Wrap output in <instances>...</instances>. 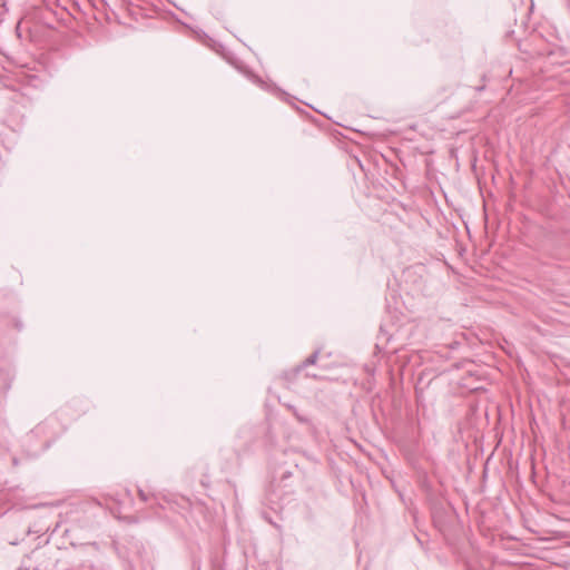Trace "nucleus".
Returning <instances> with one entry per match:
<instances>
[{"instance_id": "obj_3", "label": "nucleus", "mask_w": 570, "mask_h": 570, "mask_svg": "<svg viewBox=\"0 0 570 570\" xmlns=\"http://www.w3.org/2000/svg\"><path fill=\"white\" fill-rule=\"evenodd\" d=\"M306 377H311V379H314V380H318L321 379L317 374H312V373H306L305 374Z\"/></svg>"}, {"instance_id": "obj_1", "label": "nucleus", "mask_w": 570, "mask_h": 570, "mask_svg": "<svg viewBox=\"0 0 570 570\" xmlns=\"http://www.w3.org/2000/svg\"><path fill=\"white\" fill-rule=\"evenodd\" d=\"M321 350H315L307 358L285 373L287 380H295L307 366L315 365L318 361Z\"/></svg>"}, {"instance_id": "obj_2", "label": "nucleus", "mask_w": 570, "mask_h": 570, "mask_svg": "<svg viewBox=\"0 0 570 570\" xmlns=\"http://www.w3.org/2000/svg\"><path fill=\"white\" fill-rule=\"evenodd\" d=\"M138 495H139L140 500L144 502H147L150 498V495L141 489L138 490Z\"/></svg>"}]
</instances>
